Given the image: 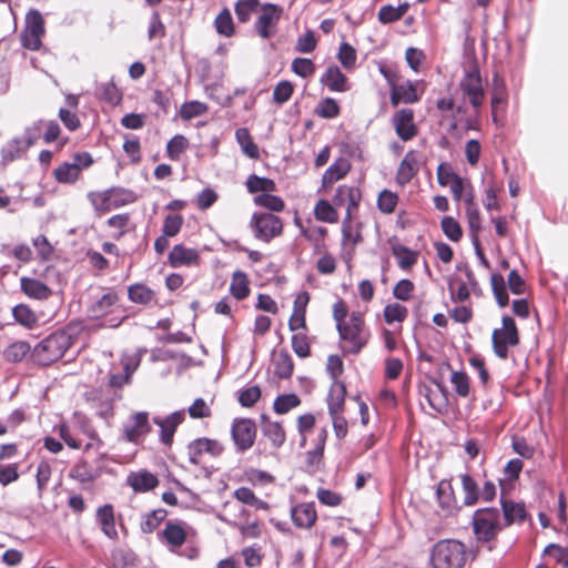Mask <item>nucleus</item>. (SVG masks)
Returning a JSON list of instances; mask_svg holds the SVG:
<instances>
[{"label":"nucleus","instance_id":"f257e3e1","mask_svg":"<svg viewBox=\"0 0 568 568\" xmlns=\"http://www.w3.org/2000/svg\"><path fill=\"white\" fill-rule=\"evenodd\" d=\"M342 349L347 354H357L367 344L369 333L365 329L363 315L353 312L347 322L337 325Z\"/></svg>","mask_w":568,"mask_h":568},{"label":"nucleus","instance_id":"f03ea898","mask_svg":"<svg viewBox=\"0 0 568 568\" xmlns=\"http://www.w3.org/2000/svg\"><path fill=\"white\" fill-rule=\"evenodd\" d=\"M466 561V546L458 540H440L433 547L430 555L433 568H463Z\"/></svg>","mask_w":568,"mask_h":568},{"label":"nucleus","instance_id":"7ed1b4c3","mask_svg":"<svg viewBox=\"0 0 568 568\" xmlns=\"http://www.w3.org/2000/svg\"><path fill=\"white\" fill-rule=\"evenodd\" d=\"M72 345V337L65 332H55L41 341L33 349V359L42 366L60 359Z\"/></svg>","mask_w":568,"mask_h":568},{"label":"nucleus","instance_id":"20e7f679","mask_svg":"<svg viewBox=\"0 0 568 568\" xmlns=\"http://www.w3.org/2000/svg\"><path fill=\"white\" fill-rule=\"evenodd\" d=\"M474 534L479 541H490L505 527L497 508H483L473 517Z\"/></svg>","mask_w":568,"mask_h":568},{"label":"nucleus","instance_id":"39448f33","mask_svg":"<svg viewBox=\"0 0 568 568\" xmlns=\"http://www.w3.org/2000/svg\"><path fill=\"white\" fill-rule=\"evenodd\" d=\"M503 327L496 328L491 335L493 348L495 354L505 359L508 356V347L518 345L519 335L515 321L509 316L503 317Z\"/></svg>","mask_w":568,"mask_h":568},{"label":"nucleus","instance_id":"423d86ee","mask_svg":"<svg viewBox=\"0 0 568 568\" xmlns=\"http://www.w3.org/2000/svg\"><path fill=\"white\" fill-rule=\"evenodd\" d=\"M250 225L254 231V236L264 242H270L281 235L283 231L282 220L272 213H254Z\"/></svg>","mask_w":568,"mask_h":568},{"label":"nucleus","instance_id":"0eeeda50","mask_svg":"<svg viewBox=\"0 0 568 568\" xmlns=\"http://www.w3.org/2000/svg\"><path fill=\"white\" fill-rule=\"evenodd\" d=\"M460 90L470 104L477 109L481 106L485 99L481 75L477 65H471L464 74L459 83Z\"/></svg>","mask_w":568,"mask_h":568},{"label":"nucleus","instance_id":"6e6552de","mask_svg":"<svg viewBox=\"0 0 568 568\" xmlns=\"http://www.w3.org/2000/svg\"><path fill=\"white\" fill-rule=\"evenodd\" d=\"M257 428L250 418H235L232 423L231 435L236 452L244 453L250 449L256 439Z\"/></svg>","mask_w":568,"mask_h":568},{"label":"nucleus","instance_id":"1a4fd4ad","mask_svg":"<svg viewBox=\"0 0 568 568\" xmlns=\"http://www.w3.org/2000/svg\"><path fill=\"white\" fill-rule=\"evenodd\" d=\"M44 34V19L38 10H30L26 16V28L21 34L26 49L38 50Z\"/></svg>","mask_w":568,"mask_h":568},{"label":"nucleus","instance_id":"9d476101","mask_svg":"<svg viewBox=\"0 0 568 568\" xmlns=\"http://www.w3.org/2000/svg\"><path fill=\"white\" fill-rule=\"evenodd\" d=\"M282 9L275 4L266 3L262 7L255 22V30L260 37L267 39L275 32V27L281 18Z\"/></svg>","mask_w":568,"mask_h":568},{"label":"nucleus","instance_id":"9b49d317","mask_svg":"<svg viewBox=\"0 0 568 568\" xmlns=\"http://www.w3.org/2000/svg\"><path fill=\"white\" fill-rule=\"evenodd\" d=\"M224 447L221 443L215 439L199 438L187 446L189 459L192 464H200V458L204 453L212 456H219L222 454Z\"/></svg>","mask_w":568,"mask_h":568},{"label":"nucleus","instance_id":"f8f14e48","mask_svg":"<svg viewBox=\"0 0 568 568\" xmlns=\"http://www.w3.org/2000/svg\"><path fill=\"white\" fill-rule=\"evenodd\" d=\"M393 124L397 135L409 141L417 134V128L414 124V111L412 109H402L393 115Z\"/></svg>","mask_w":568,"mask_h":568},{"label":"nucleus","instance_id":"ddd939ff","mask_svg":"<svg viewBox=\"0 0 568 568\" xmlns=\"http://www.w3.org/2000/svg\"><path fill=\"white\" fill-rule=\"evenodd\" d=\"M184 410H178L165 418H153V422L161 428V440L163 444L170 445L172 443L175 429L184 420Z\"/></svg>","mask_w":568,"mask_h":568},{"label":"nucleus","instance_id":"4468645a","mask_svg":"<svg viewBox=\"0 0 568 568\" xmlns=\"http://www.w3.org/2000/svg\"><path fill=\"white\" fill-rule=\"evenodd\" d=\"M199 260L200 255L195 248L185 247L181 244L173 246L169 254V262L173 267L196 265Z\"/></svg>","mask_w":568,"mask_h":568},{"label":"nucleus","instance_id":"2eb2a0df","mask_svg":"<svg viewBox=\"0 0 568 568\" xmlns=\"http://www.w3.org/2000/svg\"><path fill=\"white\" fill-rule=\"evenodd\" d=\"M149 432L148 413L141 412L134 414L124 425V435L129 442H136L139 437Z\"/></svg>","mask_w":568,"mask_h":568},{"label":"nucleus","instance_id":"dca6fc26","mask_svg":"<svg viewBox=\"0 0 568 568\" xmlns=\"http://www.w3.org/2000/svg\"><path fill=\"white\" fill-rule=\"evenodd\" d=\"M291 516L294 524L301 528H311L317 518L313 503H303L296 505L292 508Z\"/></svg>","mask_w":568,"mask_h":568},{"label":"nucleus","instance_id":"f3484780","mask_svg":"<svg viewBox=\"0 0 568 568\" xmlns=\"http://www.w3.org/2000/svg\"><path fill=\"white\" fill-rule=\"evenodd\" d=\"M160 536L169 547L179 548L185 542L187 534L182 524L170 520Z\"/></svg>","mask_w":568,"mask_h":568},{"label":"nucleus","instance_id":"a211bd4d","mask_svg":"<svg viewBox=\"0 0 568 568\" xmlns=\"http://www.w3.org/2000/svg\"><path fill=\"white\" fill-rule=\"evenodd\" d=\"M119 296L115 292L109 291L98 301L92 303L88 308L89 316L92 318H101L112 313V307L118 303Z\"/></svg>","mask_w":568,"mask_h":568},{"label":"nucleus","instance_id":"6ab92c4d","mask_svg":"<svg viewBox=\"0 0 568 568\" xmlns=\"http://www.w3.org/2000/svg\"><path fill=\"white\" fill-rule=\"evenodd\" d=\"M361 200V193L355 187H348V186H341L337 190V194L335 196V204L342 205L345 202H347V209H346V216L344 221H351L352 219V212L355 210L358 205V202Z\"/></svg>","mask_w":568,"mask_h":568},{"label":"nucleus","instance_id":"aec40b11","mask_svg":"<svg viewBox=\"0 0 568 568\" xmlns=\"http://www.w3.org/2000/svg\"><path fill=\"white\" fill-rule=\"evenodd\" d=\"M97 519L103 531V534L110 539L118 538V531L115 529L113 507L111 505H104L97 510Z\"/></svg>","mask_w":568,"mask_h":568},{"label":"nucleus","instance_id":"412c9836","mask_svg":"<svg viewBox=\"0 0 568 568\" xmlns=\"http://www.w3.org/2000/svg\"><path fill=\"white\" fill-rule=\"evenodd\" d=\"M321 82L325 84L331 91L344 92L348 89L346 77L336 65L327 68L321 78Z\"/></svg>","mask_w":568,"mask_h":568},{"label":"nucleus","instance_id":"4be33fe9","mask_svg":"<svg viewBox=\"0 0 568 568\" xmlns=\"http://www.w3.org/2000/svg\"><path fill=\"white\" fill-rule=\"evenodd\" d=\"M21 290L31 298L47 300L52 291L49 286L36 278L22 277Z\"/></svg>","mask_w":568,"mask_h":568},{"label":"nucleus","instance_id":"5701e85b","mask_svg":"<svg viewBox=\"0 0 568 568\" xmlns=\"http://www.w3.org/2000/svg\"><path fill=\"white\" fill-rule=\"evenodd\" d=\"M419 100L416 92V88L413 83L406 82L393 87L390 94V102L394 106L398 105L399 102L414 103Z\"/></svg>","mask_w":568,"mask_h":568},{"label":"nucleus","instance_id":"b1692460","mask_svg":"<svg viewBox=\"0 0 568 568\" xmlns=\"http://www.w3.org/2000/svg\"><path fill=\"white\" fill-rule=\"evenodd\" d=\"M129 485L135 491H148L158 486V478L146 470L133 473L128 477Z\"/></svg>","mask_w":568,"mask_h":568},{"label":"nucleus","instance_id":"393cba45","mask_svg":"<svg viewBox=\"0 0 568 568\" xmlns=\"http://www.w3.org/2000/svg\"><path fill=\"white\" fill-rule=\"evenodd\" d=\"M501 506V520L505 527L516 521H523L526 518V510L523 504L514 503L511 500H503Z\"/></svg>","mask_w":568,"mask_h":568},{"label":"nucleus","instance_id":"a878e982","mask_svg":"<svg viewBox=\"0 0 568 568\" xmlns=\"http://www.w3.org/2000/svg\"><path fill=\"white\" fill-rule=\"evenodd\" d=\"M346 388L343 383L334 382L329 389L327 404L329 415L341 413L345 402Z\"/></svg>","mask_w":568,"mask_h":568},{"label":"nucleus","instance_id":"bb28decb","mask_svg":"<svg viewBox=\"0 0 568 568\" xmlns=\"http://www.w3.org/2000/svg\"><path fill=\"white\" fill-rule=\"evenodd\" d=\"M462 481L465 506H474L480 500L479 487L476 480L468 474H462L459 476Z\"/></svg>","mask_w":568,"mask_h":568},{"label":"nucleus","instance_id":"cd10ccee","mask_svg":"<svg viewBox=\"0 0 568 568\" xmlns=\"http://www.w3.org/2000/svg\"><path fill=\"white\" fill-rule=\"evenodd\" d=\"M351 165L347 160L338 159L323 174L322 181L324 185H331L344 178L349 171Z\"/></svg>","mask_w":568,"mask_h":568},{"label":"nucleus","instance_id":"c85d7f7f","mask_svg":"<svg viewBox=\"0 0 568 568\" xmlns=\"http://www.w3.org/2000/svg\"><path fill=\"white\" fill-rule=\"evenodd\" d=\"M82 162L63 163L54 170L55 179L61 183H73L81 173Z\"/></svg>","mask_w":568,"mask_h":568},{"label":"nucleus","instance_id":"c756f323","mask_svg":"<svg viewBox=\"0 0 568 568\" xmlns=\"http://www.w3.org/2000/svg\"><path fill=\"white\" fill-rule=\"evenodd\" d=\"M129 300L141 305H150L154 302V292L143 284L131 285L128 290Z\"/></svg>","mask_w":568,"mask_h":568},{"label":"nucleus","instance_id":"7c9ffc66","mask_svg":"<svg viewBox=\"0 0 568 568\" xmlns=\"http://www.w3.org/2000/svg\"><path fill=\"white\" fill-rule=\"evenodd\" d=\"M230 292L236 300H244L250 294L248 278L244 272L233 274Z\"/></svg>","mask_w":568,"mask_h":568},{"label":"nucleus","instance_id":"2f4dec72","mask_svg":"<svg viewBox=\"0 0 568 568\" xmlns=\"http://www.w3.org/2000/svg\"><path fill=\"white\" fill-rule=\"evenodd\" d=\"M417 171V162L413 153H407L399 164L397 181L405 184L410 181Z\"/></svg>","mask_w":568,"mask_h":568},{"label":"nucleus","instance_id":"473e14b6","mask_svg":"<svg viewBox=\"0 0 568 568\" xmlns=\"http://www.w3.org/2000/svg\"><path fill=\"white\" fill-rule=\"evenodd\" d=\"M106 191L110 199L109 204L111 205V210L135 201V195L132 191L120 187H112Z\"/></svg>","mask_w":568,"mask_h":568},{"label":"nucleus","instance_id":"72a5a7b5","mask_svg":"<svg viewBox=\"0 0 568 568\" xmlns=\"http://www.w3.org/2000/svg\"><path fill=\"white\" fill-rule=\"evenodd\" d=\"M392 252L397 258L398 266L403 270L410 268L417 261V253L404 245H394Z\"/></svg>","mask_w":568,"mask_h":568},{"label":"nucleus","instance_id":"f704fd0d","mask_svg":"<svg viewBox=\"0 0 568 568\" xmlns=\"http://www.w3.org/2000/svg\"><path fill=\"white\" fill-rule=\"evenodd\" d=\"M237 142L240 143L243 152L251 159H257L260 153L256 144L253 142L247 129L241 128L235 132Z\"/></svg>","mask_w":568,"mask_h":568},{"label":"nucleus","instance_id":"c9c22d12","mask_svg":"<svg viewBox=\"0 0 568 568\" xmlns=\"http://www.w3.org/2000/svg\"><path fill=\"white\" fill-rule=\"evenodd\" d=\"M246 187L250 193L257 192H273L276 190V184L273 180L267 178H261L255 174H252L246 180Z\"/></svg>","mask_w":568,"mask_h":568},{"label":"nucleus","instance_id":"e433bc0d","mask_svg":"<svg viewBox=\"0 0 568 568\" xmlns=\"http://www.w3.org/2000/svg\"><path fill=\"white\" fill-rule=\"evenodd\" d=\"M166 516L168 511L163 508L152 510L151 513L146 514L144 519L141 521V530L144 534L153 532Z\"/></svg>","mask_w":568,"mask_h":568},{"label":"nucleus","instance_id":"4c0bfd02","mask_svg":"<svg viewBox=\"0 0 568 568\" xmlns=\"http://www.w3.org/2000/svg\"><path fill=\"white\" fill-rule=\"evenodd\" d=\"M314 214L316 220L326 222V223H335L338 220V214L334 206L326 200H320L314 209Z\"/></svg>","mask_w":568,"mask_h":568},{"label":"nucleus","instance_id":"58836bf2","mask_svg":"<svg viewBox=\"0 0 568 568\" xmlns=\"http://www.w3.org/2000/svg\"><path fill=\"white\" fill-rule=\"evenodd\" d=\"M275 374L280 378H288L294 369L292 357L287 352H280L274 359Z\"/></svg>","mask_w":568,"mask_h":568},{"label":"nucleus","instance_id":"ea45409f","mask_svg":"<svg viewBox=\"0 0 568 568\" xmlns=\"http://www.w3.org/2000/svg\"><path fill=\"white\" fill-rule=\"evenodd\" d=\"M263 434L272 442L274 447H281L285 442L284 428L277 422L265 423Z\"/></svg>","mask_w":568,"mask_h":568},{"label":"nucleus","instance_id":"a19ab883","mask_svg":"<svg viewBox=\"0 0 568 568\" xmlns=\"http://www.w3.org/2000/svg\"><path fill=\"white\" fill-rule=\"evenodd\" d=\"M493 293L500 307L508 305L509 298L505 286L504 276L500 274H493L490 277Z\"/></svg>","mask_w":568,"mask_h":568},{"label":"nucleus","instance_id":"79ce46f5","mask_svg":"<svg viewBox=\"0 0 568 568\" xmlns=\"http://www.w3.org/2000/svg\"><path fill=\"white\" fill-rule=\"evenodd\" d=\"M88 199L99 215L111 211V205L109 204L110 199L106 190L102 192H89Z\"/></svg>","mask_w":568,"mask_h":568},{"label":"nucleus","instance_id":"37998d69","mask_svg":"<svg viewBox=\"0 0 568 568\" xmlns=\"http://www.w3.org/2000/svg\"><path fill=\"white\" fill-rule=\"evenodd\" d=\"M215 28L220 34L231 37L234 32V24L229 9H223L215 18Z\"/></svg>","mask_w":568,"mask_h":568},{"label":"nucleus","instance_id":"c03bdc74","mask_svg":"<svg viewBox=\"0 0 568 568\" xmlns=\"http://www.w3.org/2000/svg\"><path fill=\"white\" fill-rule=\"evenodd\" d=\"M301 404V399L295 394L280 395L274 400V410L277 414H286L292 408L297 407Z\"/></svg>","mask_w":568,"mask_h":568},{"label":"nucleus","instance_id":"a18cd8bd","mask_svg":"<svg viewBox=\"0 0 568 568\" xmlns=\"http://www.w3.org/2000/svg\"><path fill=\"white\" fill-rule=\"evenodd\" d=\"M30 352V345L27 342H16L11 344L9 347L4 351V357L9 362H20L24 358V356Z\"/></svg>","mask_w":568,"mask_h":568},{"label":"nucleus","instance_id":"49530a36","mask_svg":"<svg viewBox=\"0 0 568 568\" xmlns=\"http://www.w3.org/2000/svg\"><path fill=\"white\" fill-rule=\"evenodd\" d=\"M407 308L398 303L386 305L384 308V318L387 324L403 322L407 316Z\"/></svg>","mask_w":568,"mask_h":568},{"label":"nucleus","instance_id":"de8ad7c7","mask_svg":"<svg viewBox=\"0 0 568 568\" xmlns=\"http://www.w3.org/2000/svg\"><path fill=\"white\" fill-rule=\"evenodd\" d=\"M254 202L273 212H281L284 209V201L281 197L267 193L255 196Z\"/></svg>","mask_w":568,"mask_h":568},{"label":"nucleus","instance_id":"09e8293b","mask_svg":"<svg viewBox=\"0 0 568 568\" xmlns=\"http://www.w3.org/2000/svg\"><path fill=\"white\" fill-rule=\"evenodd\" d=\"M187 145L189 142L185 136L180 134L173 136L166 145L168 156L171 160H179L181 153L186 150Z\"/></svg>","mask_w":568,"mask_h":568},{"label":"nucleus","instance_id":"8fccbe9b","mask_svg":"<svg viewBox=\"0 0 568 568\" xmlns=\"http://www.w3.org/2000/svg\"><path fill=\"white\" fill-rule=\"evenodd\" d=\"M506 100V88L501 78L497 73L493 78V91H491V109L495 113L499 103Z\"/></svg>","mask_w":568,"mask_h":568},{"label":"nucleus","instance_id":"3c124183","mask_svg":"<svg viewBox=\"0 0 568 568\" xmlns=\"http://www.w3.org/2000/svg\"><path fill=\"white\" fill-rule=\"evenodd\" d=\"M12 314L14 320L23 326L32 327L37 322L36 314L26 305L13 307Z\"/></svg>","mask_w":568,"mask_h":568},{"label":"nucleus","instance_id":"603ef678","mask_svg":"<svg viewBox=\"0 0 568 568\" xmlns=\"http://www.w3.org/2000/svg\"><path fill=\"white\" fill-rule=\"evenodd\" d=\"M442 229L444 234L453 242L459 241L463 236L459 223L452 216L442 220Z\"/></svg>","mask_w":568,"mask_h":568},{"label":"nucleus","instance_id":"864d4df0","mask_svg":"<svg viewBox=\"0 0 568 568\" xmlns=\"http://www.w3.org/2000/svg\"><path fill=\"white\" fill-rule=\"evenodd\" d=\"M207 111V106L199 101H190L182 105L180 114L184 120H191L200 116Z\"/></svg>","mask_w":568,"mask_h":568},{"label":"nucleus","instance_id":"5fc2aeb1","mask_svg":"<svg viewBox=\"0 0 568 568\" xmlns=\"http://www.w3.org/2000/svg\"><path fill=\"white\" fill-rule=\"evenodd\" d=\"M257 0H240L235 6V13L241 22H247L251 14L256 11Z\"/></svg>","mask_w":568,"mask_h":568},{"label":"nucleus","instance_id":"6e6d98bb","mask_svg":"<svg viewBox=\"0 0 568 568\" xmlns=\"http://www.w3.org/2000/svg\"><path fill=\"white\" fill-rule=\"evenodd\" d=\"M397 202L398 196L395 193L384 190L378 195L377 205L383 213L389 214L394 212Z\"/></svg>","mask_w":568,"mask_h":568},{"label":"nucleus","instance_id":"4d7b16f0","mask_svg":"<svg viewBox=\"0 0 568 568\" xmlns=\"http://www.w3.org/2000/svg\"><path fill=\"white\" fill-rule=\"evenodd\" d=\"M467 222L470 231L471 241L479 239L478 234L481 230V219L477 206L466 209Z\"/></svg>","mask_w":568,"mask_h":568},{"label":"nucleus","instance_id":"13d9d810","mask_svg":"<svg viewBox=\"0 0 568 568\" xmlns=\"http://www.w3.org/2000/svg\"><path fill=\"white\" fill-rule=\"evenodd\" d=\"M316 113L324 119H333L339 114V106L332 98H326L320 102Z\"/></svg>","mask_w":568,"mask_h":568},{"label":"nucleus","instance_id":"bf43d9fd","mask_svg":"<svg viewBox=\"0 0 568 568\" xmlns=\"http://www.w3.org/2000/svg\"><path fill=\"white\" fill-rule=\"evenodd\" d=\"M183 225V217L181 215H168L164 220L162 232L165 236L173 237L179 234Z\"/></svg>","mask_w":568,"mask_h":568},{"label":"nucleus","instance_id":"052dcab7","mask_svg":"<svg viewBox=\"0 0 568 568\" xmlns=\"http://www.w3.org/2000/svg\"><path fill=\"white\" fill-rule=\"evenodd\" d=\"M294 91V87L290 81H281L274 89L273 99L276 103L283 104L287 102Z\"/></svg>","mask_w":568,"mask_h":568},{"label":"nucleus","instance_id":"680f3d73","mask_svg":"<svg viewBox=\"0 0 568 568\" xmlns=\"http://www.w3.org/2000/svg\"><path fill=\"white\" fill-rule=\"evenodd\" d=\"M343 245H351L352 248L362 242V235L358 231H353L351 221H343L342 223Z\"/></svg>","mask_w":568,"mask_h":568},{"label":"nucleus","instance_id":"e2e57ef3","mask_svg":"<svg viewBox=\"0 0 568 568\" xmlns=\"http://www.w3.org/2000/svg\"><path fill=\"white\" fill-rule=\"evenodd\" d=\"M450 382L454 385V388L459 396H462V397L468 396L469 379L465 373L453 372Z\"/></svg>","mask_w":568,"mask_h":568},{"label":"nucleus","instance_id":"0e129e2a","mask_svg":"<svg viewBox=\"0 0 568 568\" xmlns=\"http://www.w3.org/2000/svg\"><path fill=\"white\" fill-rule=\"evenodd\" d=\"M292 70L302 78L312 75L315 71L314 63L310 59L296 58L292 62Z\"/></svg>","mask_w":568,"mask_h":568},{"label":"nucleus","instance_id":"69168bd1","mask_svg":"<svg viewBox=\"0 0 568 568\" xmlns=\"http://www.w3.org/2000/svg\"><path fill=\"white\" fill-rule=\"evenodd\" d=\"M292 348L295 354L305 358L310 355V344L305 334L296 333L292 336Z\"/></svg>","mask_w":568,"mask_h":568},{"label":"nucleus","instance_id":"338daca9","mask_svg":"<svg viewBox=\"0 0 568 568\" xmlns=\"http://www.w3.org/2000/svg\"><path fill=\"white\" fill-rule=\"evenodd\" d=\"M99 94L110 103H118L121 94L113 82H105L100 84L98 89Z\"/></svg>","mask_w":568,"mask_h":568},{"label":"nucleus","instance_id":"774afa93","mask_svg":"<svg viewBox=\"0 0 568 568\" xmlns=\"http://www.w3.org/2000/svg\"><path fill=\"white\" fill-rule=\"evenodd\" d=\"M338 60L345 68H352L356 62V52L353 47L344 42L339 47Z\"/></svg>","mask_w":568,"mask_h":568}]
</instances>
